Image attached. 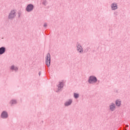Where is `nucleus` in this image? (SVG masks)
I'll use <instances>...</instances> for the list:
<instances>
[{"instance_id":"dca6fc26","label":"nucleus","mask_w":130,"mask_h":130,"mask_svg":"<svg viewBox=\"0 0 130 130\" xmlns=\"http://www.w3.org/2000/svg\"><path fill=\"white\" fill-rule=\"evenodd\" d=\"M46 3H47L46 0H44V1L43 2V5H44V6H45V5H46Z\"/></svg>"},{"instance_id":"ddd939ff","label":"nucleus","mask_w":130,"mask_h":130,"mask_svg":"<svg viewBox=\"0 0 130 130\" xmlns=\"http://www.w3.org/2000/svg\"><path fill=\"white\" fill-rule=\"evenodd\" d=\"M11 70H14V71H18V68L15 67V66H12L11 68Z\"/></svg>"},{"instance_id":"aec40b11","label":"nucleus","mask_w":130,"mask_h":130,"mask_svg":"<svg viewBox=\"0 0 130 130\" xmlns=\"http://www.w3.org/2000/svg\"><path fill=\"white\" fill-rule=\"evenodd\" d=\"M124 130H126V128H124Z\"/></svg>"},{"instance_id":"39448f33","label":"nucleus","mask_w":130,"mask_h":130,"mask_svg":"<svg viewBox=\"0 0 130 130\" xmlns=\"http://www.w3.org/2000/svg\"><path fill=\"white\" fill-rule=\"evenodd\" d=\"M2 118H8V113L6 111H3L1 114Z\"/></svg>"},{"instance_id":"f8f14e48","label":"nucleus","mask_w":130,"mask_h":130,"mask_svg":"<svg viewBox=\"0 0 130 130\" xmlns=\"http://www.w3.org/2000/svg\"><path fill=\"white\" fill-rule=\"evenodd\" d=\"M121 104V102H120V101L117 100L116 101V106H120Z\"/></svg>"},{"instance_id":"6ab92c4d","label":"nucleus","mask_w":130,"mask_h":130,"mask_svg":"<svg viewBox=\"0 0 130 130\" xmlns=\"http://www.w3.org/2000/svg\"><path fill=\"white\" fill-rule=\"evenodd\" d=\"M125 127H128V125H126Z\"/></svg>"},{"instance_id":"2eb2a0df","label":"nucleus","mask_w":130,"mask_h":130,"mask_svg":"<svg viewBox=\"0 0 130 130\" xmlns=\"http://www.w3.org/2000/svg\"><path fill=\"white\" fill-rule=\"evenodd\" d=\"M74 97L76 99L79 98V94L75 93H74Z\"/></svg>"},{"instance_id":"0eeeda50","label":"nucleus","mask_w":130,"mask_h":130,"mask_svg":"<svg viewBox=\"0 0 130 130\" xmlns=\"http://www.w3.org/2000/svg\"><path fill=\"white\" fill-rule=\"evenodd\" d=\"M62 87H63V83L60 82L59 84L58 85V90L56 91L58 92Z\"/></svg>"},{"instance_id":"20e7f679","label":"nucleus","mask_w":130,"mask_h":130,"mask_svg":"<svg viewBox=\"0 0 130 130\" xmlns=\"http://www.w3.org/2000/svg\"><path fill=\"white\" fill-rule=\"evenodd\" d=\"M15 17H16V11H15L14 10H12L9 14V18L12 19H14V18H15Z\"/></svg>"},{"instance_id":"6e6552de","label":"nucleus","mask_w":130,"mask_h":130,"mask_svg":"<svg viewBox=\"0 0 130 130\" xmlns=\"http://www.w3.org/2000/svg\"><path fill=\"white\" fill-rule=\"evenodd\" d=\"M115 109V104H111V105L110 106V110L111 111H114Z\"/></svg>"},{"instance_id":"a211bd4d","label":"nucleus","mask_w":130,"mask_h":130,"mask_svg":"<svg viewBox=\"0 0 130 130\" xmlns=\"http://www.w3.org/2000/svg\"><path fill=\"white\" fill-rule=\"evenodd\" d=\"M40 75H41V72H40L39 73V76H40Z\"/></svg>"},{"instance_id":"9b49d317","label":"nucleus","mask_w":130,"mask_h":130,"mask_svg":"<svg viewBox=\"0 0 130 130\" xmlns=\"http://www.w3.org/2000/svg\"><path fill=\"white\" fill-rule=\"evenodd\" d=\"M71 104H72V100H69V101L65 103V106H69V105H71Z\"/></svg>"},{"instance_id":"f3484780","label":"nucleus","mask_w":130,"mask_h":130,"mask_svg":"<svg viewBox=\"0 0 130 130\" xmlns=\"http://www.w3.org/2000/svg\"><path fill=\"white\" fill-rule=\"evenodd\" d=\"M44 27H47V23H45L44 24Z\"/></svg>"},{"instance_id":"1a4fd4ad","label":"nucleus","mask_w":130,"mask_h":130,"mask_svg":"<svg viewBox=\"0 0 130 130\" xmlns=\"http://www.w3.org/2000/svg\"><path fill=\"white\" fill-rule=\"evenodd\" d=\"M6 52V48L2 47L0 48V54H4Z\"/></svg>"},{"instance_id":"423d86ee","label":"nucleus","mask_w":130,"mask_h":130,"mask_svg":"<svg viewBox=\"0 0 130 130\" xmlns=\"http://www.w3.org/2000/svg\"><path fill=\"white\" fill-rule=\"evenodd\" d=\"M77 47L78 51H79V52H83V48L80 44H77Z\"/></svg>"},{"instance_id":"f257e3e1","label":"nucleus","mask_w":130,"mask_h":130,"mask_svg":"<svg viewBox=\"0 0 130 130\" xmlns=\"http://www.w3.org/2000/svg\"><path fill=\"white\" fill-rule=\"evenodd\" d=\"M46 64L47 67H50V54L48 53L46 57Z\"/></svg>"},{"instance_id":"4468645a","label":"nucleus","mask_w":130,"mask_h":130,"mask_svg":"<svg viewBox=\"0 0 130 130\" xmlns=\"http://www.w3.org/2000/svg\"><path fill=\"white\" fill-rule=\"evenodd\" d=\"M10 103L11 104H16V103H17V101L16 100H12L11 102H10Z\"/></svg>"},{"instance_id":"9d476101","label":"nucleus","mask_w":130,"mask_h":130,"mask_svg":"<svg viewBox=\"0 0 130 130\" xmlns=\"http://www.w3.org/2000/svg\"><path fill=\"white\" fill-rule=\"evenodd\" d=\"M111 8L112 10H116L117 9V5H116V4L113 3L111 5Z\"/></svg>"},{"instance_id":"f03ea898","label":"nucleus","mask_w":130,"mask_h":130,"mask_svg":"<svg viewBox=\"0 0 130 130\" xmlns=\"http://www.w3.org/2000/svg\"><path fill=\"white\" fill-rule=\"evenodd\" d=\"M97 82V78L95 76H91L89 77L88 82L89 84L92 83H96Z\"/></svg>"},{"instance_id":"7ed1b4c3","label":"nucleus","mask_w":130,"mask_h":130,"mask_svg":"<svg viewBox=\"0 0 130 130\" xmlns=\"http://www.w3.org/2000/svg\"><path fill=\"white\" fill-rule=\"evenodd\" d=\"M33 9H34V6L32 4H29L27 5L26 10L27 12H31L33 11Z\"/></svg>"}]
</instances>
